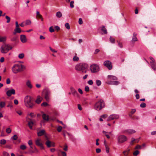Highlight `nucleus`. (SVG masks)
<instances>
[{"label":"nucleus","mask_w":156,"mask_h":156,"mask_svg":"<svg viewBox=\"0 0 156 156\" xmlns=\"http://www.w3.org/2000/svg\"><path fill=\"white\" fill-rule=\"evenodd\" d=\"M5 105V103L4 102H1L0 103V107L1 108L4 107Z\"/></svg>","instance_id":"obj_38"},{"label":"nucleus","mask_w":156,"mask_h":156,"mask_svg":"<svg viewBox=\"0 0 156 156\" xmlns=\"http://www.w3.org/2000/svg\"><path fill=\"white\" fill-rule=\"evenodd\" d=\"M137 34L135 33H133V36L132 37V41H137V39L136 37Z\"/></svg>","instance_id":"obj_20"},{"label":"nucleus","mask_w":156,"mask_h":156,"mask_svg":"<svg viewBox=\"0 0 156 156\" xmlns=\"http://www.w3.org/2000/svg\"><path fill=\"white\" fill-rule=\"evenodd\" d=\"M150 59H151V61L150 62V63H154V62H155V60L154 59V58L152 57H150Z\"/></svg>","instance_id":"obj_52"},{"label":"nucleus","mask_w":156,"mask_h":156,"mask_svg":"<svg viewBox=\"0 0 156 156\" xmlns=\"http://www.w3.org/2000/svg\"><path fill=\"white\" fill-rule=\"evenodd\" d=\"M125 132L129 134H132L136 132V131L132 129L126 130H125Z\"/></svg>","instance_id":"obj_18"},{"label":"nucleus","mask_w":156,"mask_h":156,"mask_svg":"<svg viewBox=\"0 0 156 156\" xmlns=\"http://www.w3.org/2000/svg\"><path fill=\"white\" fill-rule=\"evenodd\" d=\"M85 90L86 92H88L89 90V88L88 86H86L85 87Z\"/></svg>","instance_id":"obj_61"},{"label":"nucleus","mask_w":156,"mask_h":156,"mask_svg":"<svg viewBox=\"0 0 156 156\" xmlns=\"http://www.w3.org/2000/svg\"><path fill=\"white\" fill-rule=\"evenodd\" d=\"M8 107H10V108H12L13 107L12 103L11 102H9L8 105H7Z\"/></svg>","instance_id":"obj_56"},{"label":"nucleus","mask_w":156,"mask_h":156,"mask_svg":"<svg viewBox=\"0 0 156 156\" xmlns=\"http://www.w3.org/2000/svg\"><path fill=\"white\" fill-rule=\"evenodd\" d=\"M28 144L30 146V147L31 148H33L32 146L33 143H32V141L31 140H30L28 141Z\"/></svg>","instance_id":"obj_45"},{"label":"nucleus","mask_w":156,"mask_h":156,"mask_svg":"<svg viewBox=\"0 0 156 156\" xmlns=\"http://www.w3.org/2000/svg\"><path fill=\"white\" fill-rule=\"evenodd\" d=\"M20 40L23 43H25L27 41L26 36L24 35H21L20 36Z\"/></svg>","instance_id":"obj_14"},{"label":"nucleus","mask_w":156,"mask_h":156,"mask_svg":"<svg viewBox=\"0 0 156 156\" xmlns=\"http://www.w3.org/2000/svg\"><path fill=\"white\" fill-rule=\"evenodd\" d=\"M101 30L103 32V33H101V34H107V32L106 29L105 28V27L104 26H102L101 27Z\"/></svg>","instance_id":"obj_19"},{"label":"nucleus","mask_w":156,"mask_h":156,"mask_svg":"<svg viewBox=\"0 0 156 156\" xmlns=\"http://www.w3.org/2000/svg\"><path fill=\"white\" fill-rule=\"evenodd\" d=\"M74 2L73 1H72L70 2V7L71 8H73L74 7L73 4Z\"/></svg>","instance_id":"obj_50"},{"label":"nucleus","mask_w":156,"mask_h":156,"mask_svg":"<svg viewBox=\"0 0 156 156\" xmlns=\"http://www.w3.org/2000/svg\"><path fill=\"white\" fill-rule=\"evenodd\" d=\"M15 94V90L14 89H11L8 90L6 92V94L8 97H10L12 94Z\"/></svg>","instance_id":"obj_12"},{"label":"nucleus","mask_w":156,"mask_h":156,"mask_svg":"<svg viewBox=\"0 0 156 156\" xmlns=\"http://www.w3.org/2000/svg\"><path fill=\"white\" fill-rule=\"evenodd\" d=\"M129 151H130V149H128L126 151H124L123 152V153L124 154V155L127 156L128 155Z\"/></svg>","instance_id":"obj_31"},{"label":"nucleus","mask_w":156,"mask_h":156,"mask_svg":"<svg viewBox=\"0 0 156 156\" xmlns=\"http://www.w3.org/2000/svg\"><path fill=\"white\" fill-rule=\"evenodd\" d=\"M73 60L74 61L77 62L79 60V58L76 56H74L73 58Z\"/></svg>","instance_id":"obj_36"},{"label":"nucleus","mask_w":156,"mask_h":156,"mask_svg":"<svg viewBox=\"0 0 156 156\" xmlns=\"http://www.w3.org/2000/svg\"><path fill=\"white\" fill-rule=\"evenodd\" d=\"M48 105V104L46 102H44L41 104L42 106L46 107Z\"/></svg>","instance_id":"obj_51"},{"label":"nucleus","mask_w":156,"mask_h":156,"mask_svg":"<svg viewBox=\"0 0 156 156\" xmlns=\"http://www.w3.org/2000/svg\"><path fill=\"white\" fill-rule=\"evenodd\" d=\"M110 41L112 43H114L115 41V39L112 37H110Z\"/></svg>","instance_id":"obj_41"},{"label":"nucleus","mask_w":156,"mask_h":156,"mask_svg":"<svg viewBox=\"0 0 156 156\" xmlns=\"http://www.w3.org/2000/svg\"><path fill=\"white\" fill-rule=\"evenodd\" d=\"M35 144L36 145L39 146L40 147L41 149H44V147L43 146V144L41 142V139H37L35 141Z\"/></svg>","instance_id":"obj_10"},{"label":"nucleus","mask_w":156,"mask_h":156,"mask_svg":"<svg viewBox=\"0 0 156 156\" xmlns=\"http://www.w3.org/2000/svg\"><path fill=\"white\" fill-rule=\"evenodd\" d=\"M7 37L6 36L2 37L0 36V42H5L6 41Z\"/></svg>","instance_id":"obj_25"},{"label":"nucleus","mask_w":156,"mask_h":156,"mask_svg":"<svg viewBox=\"0 0 156 156\" xmlns=\"http://www.w3.org/2000/svg\"><path fill=\"white\" fill-rule=\"evenodd\" d=\"M17 38V37H13L11 38V40L12 41H16Z\"/></svg>","instance_id":"obj_58"},{"label":"nucleus","mask_w":156,"mask_h":156,"mask_svg":"<svg viewBox=\"0 0 156 156\" xmlns=\"http://www.w3.org/2000/svg\"><path fill=\"white\" fill-rule=\"evenodd\" d=\"M3 154L4 156H9V154L7 152L4 151L3 153Z\"/></svg>","instance_id":"obj_49"},{"label":"nucleus","mask_w":156,"mask_h":156,"mask_svg":"<svg viewBox=\"0 0 156 156\" xmlns=\"http://www.w3.org/2000/svg\"><path fill=\"white\" fill-rule=\"evenodd\" d=\"M90 69L92 73L97 72L99 70V66L97 64H93L90 66Z\"/></svg>","instance_id":"obj_6"},{"label":"nucleus","mask_w":156,"mask_h":156,"mask_svg":"<svg viewBox=\"0 0 156 156\" xmlns=\"http://www.w3.org/2000/svg\"><path fill=\"white\" fill-rule=\"evenodd\" d=\"M119 117V116L118 115L112 114L107 119L108 121H110L115 119H118Z\"/></svg>","instance_id":"obj_11"},{"label":"nucleus","mask_w":156,"mask_h":156,"mask_svg":"<svg viewBox=\"0 0 156 156\" xmlns=\"http://www.w3.org/2000/svg\"><path fill=\"white\" fill-rule=\"evenodd\" d=\"M16 112L20 115H21L22 114V112L21 110H18L16 111Z\"/></svg>","instance_id":"obj_53"},{"label":"nucleus","mask_w":156,"mask_h":156,"mask_svg":"<svg viewBox=\"0 0 156 156\" xmlns=\"http://www.w3.org/2000/svg\"><path fill=\"white\" fill-rule=\"evenodd\" d=\"M5 18L7 20L6 22L7 23H9L10 21V18L7 16H5Z\"/></svg>","instance_id":"obj_44"},{"label":"nucleus","mask_w":156,"mask_h":156,"mask_svg":"<svg viewBox=\"0 0 156 156\" xmlns=\"http://www.w3.org/2000/svg\"><path fill=\"white\" fill-rule=\"evenodd\" d=\"M118 141L119 143H122L127 141V137L124 135L119 136L118 137Z\"/></svg>","instance_id":"obj_8"},{"label":"nucleus","mask_w":156,"mask_h":156,"mask_svg":"<svg viewBox=\"0 0 156 156\" xmlns=\"http://www.w3.org/2000/svg\"><path fill=\"white\" fill-rule=\"evenodd\" d=\"M100 51V50L98 49H96L94 52V54H96Z\"/></svg>","instance_id":"obj_63"},{"label":"nucleus","mask_w":156,"mask_h":156,"mask_svg":"<svg viewBox=\"0 0 156 156\" xmlns=\"http://www.w3.org/2000/svg\"><path fill=\"white\" fill-rule=\"evenodd\" d=\"M42 99L43 98L41 97L40 96H38L37 99L35 101V102L37 104H39L41 102Z\"/></svg>","instance_id":"obj_15"},{"label":"nucleus","mask_w":156,"mask_h":156,"mask_svg":"<svg viewBox=\"0 0 156 156\" xmlns=\"http://www.w3.org/2000/svg\"><path fill=\"white\" fill-rule=\"evenodd\" d=\"M105 106V103L102 100H100L96 102L94 105V108L97 110H101Z\"/></svg>","instance_id":"obj_4"},{"label":"nucleus","mask_w":156,"mask_h":156,"mask_svg":"<svg viewBox=\"0 0 156 156\" xmlns=\"http://www.w3.org/2000/svg\"><path fill=\"white\" fill-rule=\"evenodd\" d=\"M78 22L79 24H83L82 20L81 18H80L79 19Z\"/></svg>","instance_id":"obj_62"},{"label":"nucleus","mask_w":156,"mask_h":156,"mask_svg":"<svg viewBox=\"0 0 156 156\" xmlns=\"http://www.w3.org/2000/svg\"><path fill=\"white\" fill-rule=\"evenodd\" d=\"M62 126H58L57 129V130L59 132H60L62 130Z\"/></svg>","instance_id":"obj_55"},{"label":"nucleus","mask_w":156,"mask_h":156,"mask_svg":"<svg viewBox=\"0 0 156 156\" xmlns=\"http://www.w3.org/2000/svg\"><path fill=\"white\" fill-rule=\"evenodd\" d=\"M139 153L140 152L136 150L133 153V154L134 156H137L139 154Z\"/></svg>","instance_id":"obj_32"},{"label":"nucleus","mask_w":156,"mask_h":156,"mask_svg":"<svg viewBox=\"0 0 156 156\" xmlns=\"http://www.w3.org/2000/svg\"><path fill=\"white\" fill-rule=\"evenodd\" d=\"M25 69L24 66L20 64H15L12 68V72L14 74L21 73Z\"/></svg>","instance_id":"obj_1"},{"label":"nucleus","mask_w":156,"mask_h":156,"mask_svg":"<svg viewBox=\"0 0 156 156\" xmlns=\"http://www.w3.org/2000/svg\"><path fill=\"white\" fill-rule=\"evenodd\" d=\"M34 124V123L32 121L29 122L28 123V125L30 129H32V126Z\"/></svg>","instance_id":"obj_28"},{"label":"nucleus","mask_w":156,"mask_h":156,"mask_svg":"<svg viewBox=\"0 0 156 156\" xmlns=\"http://www.w3.org/2000/svg\"><path fill=\"white\" fill-rule=\"evenodd\" d=\"M25 104L27 107L32 108L34 105L31 101V98L30 96H26L24 100Z\"/></svg>","instance_id":"obj_3"},{"label":"nucleus","mask_w":156,"mask_h":156,"mask_svg":"<svg viewBox=\"0 0 156 156\" xmlns=\"http://www.w3.org/2000/svg\"><path fill=\"white\" fill-rule=\"evenodd\" d=\"M65 27L68 30H69L70 28V25L68 23H66L65 24Z\"/></svg>","instance_id":"obj_40"},{"label":"nucleus","mask_w":156,"mask_h":156,"mask_svg":"<svg viewBox=\"0 0 156 156\" xmlns=\"http://www.w3.org/2000/svg\"><path fill=\"white\" fill-rule=\"evenodd\" d=\"M49 30L50 32L51 33L54 32V30L53 28V27L52 26L50 27L49 29Z\"/></svg>","instance_id":"obj_47"},{"label":"nucleus","mask_w":156,"mask_h":156,"mask_svg":"<svg viewBox=\"0 0 156 156\" xmlns=\"http://www.w3.org/2000/svg\"><path fill=\"white\" fill-rule=\"evenodd\" d=\"M42 16V15L40 14L39 12L38 11L36 12V17H37L40 18Z\"/></svg>","instance_id":"obj_33"},{"label":"nucleus","mask_w":156,"mask_h":156,"mask_svg":"<svg viewBox=\"0 0 156 156\" xmlns=\"http://www.w3.org/2000/svg\"><path fill=\"white\" fill-rule=\"evenodd\" d=\"M140 106L141 108H144L146 107V105L145 103L143 102L140 104Z\"/></svg>","instance_id":"obj_46"},{"label":"nucleus","mask_w":156,"mask_h":156,"mask_svg":"<svg viewBox=\"0 0 156 156\" xmlns=\"http://www.w3.org/2000/svg\"><path fill=\"white\" fill-rule=\"evenodd\" d=\"M12 130L9 128H7L6 129V132L8 133H10L11 132Z\"/></svg>","instance_id":"obj_43"},{"label":"nucleus","mask_w":156,"mask_h":156,"mask_svg":"<svg viewBox=\"0 0 156 156\" xmlns=\"http://www.w3.org/2000/svg\"><path fill=\"white\" fill-rule=\"evenodd\" d=\"M62 156H66V153L64 151L61 152Z\"/></svg>","instance_id":"obj_64"},{"label":"nucleus","mask_w":156,"mask_h":156,"mask_svg":"<svg viewBox=\"0 0 156 156\" xmlns=\"http://www.w3.org/2000/svg\"><path fill=\"white\" fill-rule=\"evenodd\" d=\"M25 24L26 25H30L31 24L30 21V20H26Z\"/></svg>","instance_id":"obj_57"},{"label":"nucleus","mask_w":156,"mask_h":156,"mask_svg":"<svg viewBox=\"0 0 156 156\" xmlns=\"http://www.w3.org/2000/svg\"><path fill=\"white\" fill-rule=\"evenodd\" d=\"M24 56V55L23 53H22L19 54L18 55V57L20 59L23 58Z\"/></svg>","instance_id":"obj_35"},{"label":"nucleus","mask_w":156,"mask_h":156,"mask_svg":"<svg viewBox=\"0 0 156 156\" xmlns=\"http://www.w3.org/2000/svg\"><path fill=\"white\" fill-rule=\"evenodd\" d=\"M16 28L14 30V31H16V32L20 33L21 32V30L19 28V25L17 21L16 22Z\"/></svg>","instance_id":"obj_13"},{"label":"nucleus","mask_w":156,"mask_h":156,"mask_svg":"<svg viewBox=\"0 0 156 156\" xmlns=\"http://www.w3.org/2000/svg\"><path fill=\"white\" fill-rule=\"evenodd\" d=\"M6 140L4 139L1 140H0V144H1L2 145L5 144L6 143Z\"/></svg>","instance_id":"obj_37"},{"label":"nucleus","mask_w":156,"mask_h":156,"mask_svg":"<svg viewBox=\"0 0 156 156\" xmlns=\"http://www.w3.org/2000/svg\"><path fill=\"white\" fill-rule=\"evenodd\" d=\"M104 66L107 67L108 69L111 70L112 69V62L110 61L106 60L103 63Z\"/></svg>","instance_id":"obj_9"},{"label":"nucleus","mask_w":156,"mask_h":156,"mask_svg":"<svg viewBox=\"0 0 156 156\" xmlns=\"http://www.w3.org/2000/svg\"><path fill=\"white\" fill-rule=\"evenodd\" d=\"M88 66L85 63H80L77 64L75 66V69L78 71H81L83 73H86Z\"/></svg>","instance_id":"obj_2"},{"label":"nucleus","mask_w":156,"mask_h":156,"mask_svg":"<svg viewBox=\"0 0 156 156\" xmlns=\"http://www.w3.org/2000/svg\"><path fill=\"white\" fill-rule=\"evenodd\" d=\"M12 49V47L11 45L8 44H5L1 47L0 50L2 53H6Z\"/></svg>","instance_id":"obj_5"},{"label":"nucleus","mask_w":156,"mask_h":156,"mask_svg":"<svg viewBox=\"0 0 156 156\" xmlns=\"http://www.w3.org/2000/svg\"><path fill=\"white\" fill-rule=\"evenodd\" d=\"M119 83V82L117 81H113L112 82V85H118Z\"/></svg>","instance_id":"obj_42"},{"label":"nucleus","mask_w":156,"mask_h":156,"mask_svg":"<svg viewBox=\"0 0 156 156\" xmlns=\"http://www.w3.org/2000/svg\"><path fill=\"white\" fill-rule=\"evenodd\" d=\"M51 142L49 140H48L45 142V144L47 145L48 147H51Z\"/></svg>","instance_id":"obj_27"},{"label":"nucleus","mask_w":156,"mask_h":156,"mask_svg":"<svg viewBox=\"0 0 156 156\" xmlns=\"http://www.w3.org/2000/svg\"><path fill=\"white\" fill-rule=\"evenodd\" d=\"M45 133V131L44 129H42L39 131L37 133V136H41L44 135Z\"/></svg>","instance_id":"obj_16"},{"label":"nucleus","mask_w":156,"mask_h":156,"mask_svg":"<svg viewBox=\"0 0 156 156\" xmlns=\"http://www.w3.org/2000/svg\"><path fill=\"white\" fill-rule=\"evenodd\" d=\"M20 149L22 150H24L27 148L26 146L24 145H22L20 146Z\"/></svg>","instance_id":"obj_34"},{"label":"nucleus","mask_w":156,"mask_h":156,"mask_svg":"<svg viewBox=\"0 0 156 156\" xmlns=\"http://www.w3.org/2000/svg\"><path fill=\"white\" fill-rule=\"evenodd\" d=\"M18 138V136L17 135H14L13 136H12L11 138V139L12 140H17Z\"/></svg>","instance_id":"obj_39"},{"label":"nucleus","mask_w":156,"mask_h":156,"mask_svg":"<svg viewBox=\"0 0 156 156\" xmlns=\"http://www.w3.org/2000/svg\"><path fill=\"white\" fill-rule=\"evenodd\" d=\"M96 151L97 153H99L101 151V149L100 148H97L96 149Z\"/></svg>","instance_id":"obj_60"},{"label":"nucleus","mask_w":156,"mask_h":156,"mask_svg":"<svg viewBox=\"0 0 156 156\" xmlns=\"http://www.w3.org/2000/svg\"><path fill=\"white\" fill-rule=\"evenodd\" d=\"M136 111L135 109H133L131 110L130 113L129 114V116L130 117H132V115Z\"/></svg>","instance_id":"obj_29"},{"label":"nucleus","mask_w":156,"mask_h":156,"mask_svg":"<svg viewBox=\"0 0 156 156\" xmlns=\"http://www.w3.org/2000/svg\"><path fill=\"white\" fill-rule=\"evenodd\" d=\"M26 85L28 87L31 89L32 88V86L30 81L27 80L26 82Z\"/></svg>","instance_id":"obj_22"},{"label":"nucleus","mask_w":156,"mask_h":156,"mask_svg":"<svg viewBox=\"0 0 156 156\" xmlns=\"http://www.w3.org/2000/svg\"><path fill=\"white\" fill-rule=\"evenodd\" d=\"M70 90L72 94L73 95L77 94V92L76 91L73 87H71L70 88Z\"/></svg>","instance_id":"obj_24"},{"label":"nucleus","mask_w":156,"mask_h":156,"mask_svg":"<svg viewBox=\"0 0 156 156\" xmlns=\"http://www.w3.org/2000/svg\"><path fill=\"white\" fill-rule=\"evenodd\" d=\"M42 117L44 120L46 121H48L49 116L48 115H46L45 114L43 113L42 115Z\"/></svg>","instance_id":"obj_17"},{"label":"nucleus","mask_w":156,"mask_h":156,"mask_svg":"<svg viewBox=\"0 0 156 156\" xmlns=\"http://www.w3.org/2000/svg\"><path fill=\"white\" fill-rule=\"evenodd\" d=\"M96 83L97 85L98 86L100 85L101 84V81L99 80H97L96 81Z\"/></svg>","instance_id":"obj_48"},{"label":"nucleus","mask_w":156,"mask_h":156,"mask_svg":"<svg viewBox=\"0 0 156 156\" xmlns=\"http://www.w3.org/2000/svg\"><path fill=\"white\" fill-rule=\"evenodd\" d=\"M50 93V91L48 89H45L43 91L42 94L44 96L47 101H48L49 100Z\"/></svg>","instance_id":"obj_7"},{"label":"nucleus","mask_w":156,"mask_h":156,"mask_svg":"<svg viewBox=\"0 0 156 156\" xmlns=\"http://www.w3.org/2000/svg\"><path fill=\"white\" fill-rule=\"evenodd\" d=\"M105 149H106V152L107 153H108L109 152V148L108 147V146L107 145H105Z\"/></svg>","instance_id":"obj_54"},{"label":"nucleus","mask_w":156,"mask_h":156,"mask_svg":"<svg viewBox=\"0 0 156 156\" xmlns=\"http://www.w3.org/2000/svg\"><path fill=\"white\" fill-rule=\"evenodd\" d=\"M56 15L57 17L60 18L62 16V14L60 12L58 11L56 13Z\"/></svg>","instance_id":"obj_26"},{"label":"nucleus","mask_w":156,"mask_h":156,"mask_svg":"<svg viewBox=\"0 0 156 156\" xmlns=\"http://www.w3.org/2000/svg\"><path fill=\"white\" fill-rule=\"evenodd\" d=\"M49 48L50 50L52 51L53 52L56 53L57 52V51L53 49L51 47H49Z\"/></svg>","instance_id":"obj_59"},{"label":"nucleus","mask_w":156,"mask_h":156,"mask_svg":"<svg viewBox=\"0 0 156 156\" xmlns=\"http://www.w3.org/2000/svg\"><path fill=\"white\" fill-rule=\"evenodd\" d=\"M108 78L109 80H115L117 79V78L115 76L112 75H108Z\"/></svg>","instance_id":"obj_21"},{"label":"nucleus","mask_w":156,"mask_h":156,"mask_svg":"<svg viewBox=\"0 0 156 156\" xmlns=\"http://www.w3.org/2000/svg\"><path fill=\"white\" fill-rule=\"evenodd\" d=\"M131 139L132 140L130 143V145H132L134 142L138 143L139 141V139H134L133 138H132Z\"/></svg>","instance_id":"obj_23"},{"label":"nucleus","mask_w":156,"mask_h":156,"mask_svg":"<svg viewBox=\"0 0 156 156\" xmlns=\"http://www.w3.org/2000/svg\"><path fill=\"white\" fill-rule=\"evenodd\" d=\"M151 64V68L154 70H156V63H153Z\"/></svg>","instance_id":"obj_30"}]
</instances>
